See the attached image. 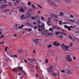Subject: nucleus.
Instances as JSON below:
<instances>
[{
    "label": "nucleus",
    "mask_w": 79,
    "mask_h": 79,
    "mask_svg": "<svg viewBox=\"0 0 79 79\" xmlns=\"http://www.w3.org/2000/svg\"><path fill=\"white\" fill-rule=\"evenodd\" d=\"M64 2L67 3H70L71 2V0H64Z\"/></svg>",
    "instance_id": "b1692460"
},
{
    "label": "nucleus",
    "mask_w": 79,
    "mask_h": 79,
    "mask_svg": "<svg viewBox=\"0 0 79 79\" xmlns=\"http://www.w3.org/2000/svg\"><path fill=\"white\" fill-rule=\"evenodd\" d=\"M33 54H34L35 53V50H33Z\"/></svg>",
    "instance_id": "4d7b16f0"
},
{
    "label": "nucleus",
    "mask_w": 79,
    "mask_h": 79,
    "mask_svg": "<svg viewBox=\"0 0 79 79\" xmlns=\"http://www.w3.org/2000/svg\"><path fill=\"white\" fill-rule=\"evenodd\" d=\"M48 20H49V21H50L51 20V18H48Z\"/></svg>",
    "instance_id": "69168bd1"
},
{
    "label": "nucleus",
    "mask_w": 79,
    "mask_h": 79,
    "mask_svg": "<svg viewBox=\"0 0 79 79\" xmlns=\"http://www.w3.org/2000/svg\"><path fill=\"white\" fill-rule=\"evenodd\" d=\"M52 69H50L49 67L47 69V71H48V73L49 74H50V73H52Z\"/></svg>",
    "instance_id": "ddd939ff"
},
{
    "label": "nucleus",
    "mask_w": 79,
    "mask_h": 79,
    "mask_svg": "<svg viewBox=\"0 0 79 79\" xmlns=\"http://www.w3.org/2000/svg\"><path fill=\"white\" fill-rule=\"evenodd\" d=\"M59 38L60 39H62L63 38V36L61 35H59Z\"/></svg>",
    "instance_id": "2f4dec72"
},
{
    "label": "nucleus",
    "mask_w": 79,
    "mask_h": 79,
    "mask_svg": "<svg viewBox=\"0 0 79 79\" xmlns=\"http://www.w3.org/2000/svg\"><path fill=\"white\" fill-rule=\"evenodd\" d=\"M73 60H75L76 59V57H74V56H73Z\"/></svg>",
    "instance_id": "e2e57ef3"
},
{
    "label": "nucleus",
    "mask_w": 79,
    "mask_h": 79,
    "mask_svg": "<svg viewBox=\"0 0 79 79\" xmlns=\"http://www.w3.org/2000/svg\"><path fill=\"white\" fill-rule=\"evenodd\" d=\"M59 32V34H63V32L61 31Z\"/></svg>",
    "instance_id": "774afa93"
},
{
    "label": "nucleus",
    "mask_w": 79,
    "mask_h": 79,
    "mask_svg": "<svg viewBox=\"0 0 79 79\" xmlns=\"http://www.w3.org/2000/svg\"><path fill=\"white\" fill-rule=\"evenodd\" d=\"M49 31H53V28H50L49 29Z\"/></svg>",
    "instance_id": "7c9ffc66"
},
{
    "label": "nucleus",
    "mask_w": 79,
    "mask_h": 79,
    "mask_svg": "<svg viewBox=\"0 0 79 79\" xmlns=\"http://www.w3.org/2000/svg\"><path fill=\"white\" fill-rule=\"evenodd\" d=\"M58 75H59V74L58 73H53L52 74V76H58Z\"/></svg>",
    "instance_id": "6ab92c4d"
},
{
    "label": "nucleus",
    "mask_w": 79,
    "mask_h": 79,
    "mask_svg": "<svg viewBox=\"0 0 79 79\" xmlns=\"http://www.w3.org/2000/svg\"><path fill=\"white\" fill-rule=\"evenodd\" d=\"M26 31H29V32H31V31H32V28H26L25 29Z\"/></svg>",
    "instance_id": "4be33fe9"
},
{
    "label": "nucleus",
    "mask_w": 79,
    "mask_h": 79,
    "mask_svg": "<svg viewBox=\"0 0 79 79\" xmlns=\"http://www.w3.org/2000/svg\"><path fill=\"white\" fill-rule=\"evenodd\" d=\"M69 47H71L73 46V43H70V45H69Z\"/></svg>",
    "instance_id": "58836bf2"
},
{
    "label": "nucleus",
    "mask_w": 79,
    "mask_h": 79,
    "mask_svg": "<svg viewBox=\"0 0 79 79\" xmlns=\"http://www.w3.org/2000/svg\"><path fill=\"white\" fill-rule=\"evenodd\" d=\"M32 40L33 42H34L35 44H37L39 43V39H33Z\"/></svg>",
    "instance_id": "423d86ee"
},
{
    "label": "nucleus",
    "mask_w": 79,
    "mask_h": 79,
    "mask_svg": "<svg viewBox=\"0 0 79 79\" xmlns=\"http://www.w3.org/2000/svg\"><path fill=\"white\" fill-rule=\"evenodd\" d=\"M7 2L6 1V0H3V1H1V3H6Z\"/></svg>",
    "instance_id": "a878e982"
},
{
    "label": "nucleus",
    "mask_w": 79,
    "mask_h": 79,
    "mask_svg": "<svg viewBox=\"0 0 79 79\" xmlns=\"http://www.w3.org/2000/svg\"><path fill=\"white\" fill-rule=\"evenodd\" d=\"M8 48V47H6V48L5 49V52L7 50V49Z\"/></svg>",
    "instance_id": "6e6d98bb"
},
{
    "label": "nucleus",
    "mask_w": 79,
    "mask_h": 79,
    "mask_svg": "<svg viewBox=\"0 0 79 79\" xmlns=\"http://www.w3.org/2000/svg\"><path fill=\"white\" fill-rule=\"evenodd\" d=\"M41 20H42L43 21L44 20V17L43 16H41Z\"/></svg>",
    "instance_id": "79ce46f5"
},
{
    "label": "nucleus",
    "mask_w": 79,
    "mask_h": 79,
    "mask_svg": "<svg viewBox=\"0 0 79 79\" xmlns=\"http://www.w3.org/2000/svg\"><path fill=\"white\" fill-rule=\"evenodd\" d=\"M17 26H18V24L16 23L13 26V27H16Z\"/></svg>",
    "instance_id": "e433bc0d"
},
{
    "label": "nucleus",
    "mask_w": 79,
    "mask_h": 79,
    "mask_svg": "<svg viewBox=\"0 0 79 79\" xmlns=\"http://www.w3.org/2000/svg\"><path fill=\"white\" fill-rule=\"evenodd\" d=\"M53 44L56 47H58V46L61 45V44H60L59 43H57V42H56V41L54 42Z\"/></svg>",
    "instance_id": "0eeeda50"
},
{
    "label": "nucleus",
    "mask_w": 79,
    "mask_h": 79,
    "mask_svg": "<svg viewBox=\"0 0 79 79\" xmlns=\"http://www.w3.org/2000/svg\"><path fill=\"white\" fill-rule=\"evenodd\" d=\"M28 60L30 61L31 63H32V62H35V59L33 58V59H30L28 58Z\"/></svg>",
    "instance_id": "6e6552de"
},
{
    "label": "nucleus",
    "mask_w": 79,
    "mask_h": 79,
    "mask_svg": "<svg viewBox=\"0 0 79 79\" xmlns=\"http://www.w3.org/2000/svg\"><path fill=\"white\" fill-rule=\"evenodd\" d=\"M68 22H69V23H75L76 21H74V20H73L72 19H69L68 20Z\"/></svg>",
    "instance_id": "1a4fd4ad"
},
{
    "label": "nucleus",
    "mask_w": 79,
    "mask_h": 79,
    "mask_svg": "<svg viewBox=\"0 0 79 79\" xmlns=\"http://www.w3.org/2000/svg\"><path fill=\"white\" fill-rule=\"evenodd\" d=\"M66 59L67 61L69 62H72V59L71 58V56L69 55H66Z\"/></svg>",
    "instance_id": "20e7f679"
},
{
    "label": "nucleus",
    "mask_w": 79,
    "mask_h": 79,
    "mask_svg": "<svg viewBox=\"0 0 79 79\" xmlns=\"http://www.w3.org/2000/svg\"><path fill=\"white\" fill-rule=\"evenodd\" d=\"M7 6L8 5L6 4H3L1 5V8H6V7H7Z\"/></svg>",
    "instance_id": "f3484780"
},
{
    "label": "nucleus",
    "mask_w": 79,
    "mask_h": 79,
    "mask_svg": "<svg viewBox=\"0 0 79 79\" xmlns=\"http://www.w3.org/2000/svg\"><path fill=\"white\" fill-rule=\"evenodd\" d=\"M54 1H56V2H60V0H53Z\"/></svg>",
    "instance_id": "c03bdc74"
},
{
    "label": "nucleus",
    "mask_w": 79,
    "mask_h": 79,
    "mask_svg": "<svg viewBox=\"0 0 79 79\" xmlns=\"http://www.w3.org/2000/svg\"><path fill=\"white\" fill-rule=\"evenodd\" d=\"M61 73H65V71L64 70H62L61 71Z\"/></svg>",
    "instance_id": "de8ad7c7"
},
{
    "label": "nucleus",
    "mask_w": 79,
    "mask_h": 79,
    "mask_svg": "<svg viewBox=\"0 0 79 79\" xmlns=\"http://www.w3.org/2000/svg\"><path fill=\"white\" fill-rule=\"evenodd\" d=\"M49 16H52V17L53 16H54L55 15V14L53 13H49Z\"/></svg>",
    "instance_id": "bb28decb"
},
{
    "label": "nucleus",
    "mask_w": 79,
    "mask_h": 79,
    "mask_svg": "<svg viewBox=\"0 0 79 79\" xmlns=\"http://www.w3.org/2000/svg\"><path fill=\"white\" fill-rule=\"evenodd\" d=\"M24 62H25V63H27V61L26 60H24Z\"/></svg>",
    "instance_id": "680f3d73"
},
{
    "label": "nucleus",
    "mask_w": 79,
    "mask_h": 79,
    "mask_svg": "<svg viewBox=\"0 0 79 79\" xmlns=\"http://www.w3.org/2000/svg\"><path fill=\"white\" fill-rule=\"evenodd\" d=\"M46 2L47 3H48V4L51 6H56V4L54 2L51 0H46Z\"/></svg>",
    "instance_id": "f03ea898"
},
{
    "label": "nucleus",
    "mask_w": 79,
    "mask_h": 79,
    "mask_svg": "<svg viewBox=\"0 0 79 79\" xmlns=\"http://www.w3.org/2000/svg\"><path fill=\"white\" fill-rule=\"evenodd\" d=\"M38 27L39 28V29H38V31L40 32L41 33H43V30L45 29V25L44 24L39 25Z\"/></svg>",
    "instance_id": "7ed1b4c3"
},
{
    "label": "nucleus",
    "mask_w": 79,
    "mask_h": 79,
    "mask_svg": "<svg viewBox=\"0 0 79 79\" xmlns=\"http://www.w3.org/2000/svg\"><path fill=\"white\" fill-rule=\"evenodd\" d=\"M53 29H60V28L56 26H53Z\"/></svg>",
    "instance_id": "412c9836"
},
{
    "label": "nucleus",
    "mask_w": 79,
    "mask_h": 79,
    "mask_svg": "<svg viewBox=\"0 0 79 79\" xmlns=\"http://www.w3.org/2000/svg\"><path fill=\"white\" fill-rule=\"evenodd\" d=\"M31 17V15L29 13L27 12V14L26 18H29Z\"/></svg>",
    "instance_id": "a211bd4d"
},
{
    "label": "nucleus",
    "mask_w": 79,
    "mask_h": 79,
    "mask_svg": "<svg viewBox=\"0 0 79 79\" xmlns=\"http://www.w3.org/2000/svg\"><path fill=\"white\" fill-rule=\"evenodd\" d=\"M25 15L24 14H23L20 16V19H22V20L23 19H26V17H24V16Z\"/></svg>",
    "instance_id": "f8f14e48"
},
{
    "label": "nucleus",
    "mask_w": 79,
    "mask_h": 79,
    "mask_svg": "<svg viewBox=\"0 0 79 79\" xmlns=\"http://www.w3.org/2000/svg\"><path fill=\"white\" fill-rule=\"evenodd\" d=\"M58 34H59V32H56V35H59Z\"/></svg>",
    "instance_id": "3c124183"
},
{
    "label": "nucleus",
    "mask_w": 79,
    "mask_h": 79,
    "mask_svg": "<svg viewBox=\"0 0 79 79\" xmlns=\"http://www.w3.org/2000/svg\"><path fill=\"white\" fill-rule=\"evenodd\" d=\"M5 37V36H4L3 35L2 36H1V37H0V39L1 38H2L3 37Z\"/></svg>",
    "instance_id": "0e129e2a"
},
{
    "label": "nucleus",
    "mask_w": 79,
    "mask_h": 79,
    "mask_svg": "<svg viewBox=\"0 0 79 79\" xmlns=\"http://www.w3.org/2000/svg\"><path fill=\"white\" fill-rule=\"evenodd\" d=\"M33 24H34V25H35V24H36V23L35 22H33Z\"/></svg>",
    "instance_id": "338daca9"
},
{
    "label": "nucleus",
    "mask_w": 79,
    "mask_h": 79,
    "mask_svg": "<svg viewBox=\"0 0 79 79\" xmlns=\"http://www.w3.org/2000/svg\"><path fill=\"white\" fill-rule=\"evenodd\" d=\"M67 29L69 30V31H70L71 30V28H70L69 27H68L67 28Z\"/></svg>",
    "instance_id": "864d4df0"
},
{
    "label": "nucleus",
    "mask_w": 79,
    "mask_h": 79,
    "mask_svg": "<svg viewBox=\"0 0 79 79\" xmlns=\"http://www.w3.org/2000/svg\"><path fill=\"white\" fill-rule=\"evenodd\" d=\"M27 25V26H32V25H31V23H28V22H27L26 23Z\"/></svg>",
    "instance_id": "5701e85b"
},
{
    "label": "nucleus",
    "mask_w": 79,
    "mask_h": 79,
    "mask_svg": "<svg viewBox=\"0 0 79 79\" xmlns=\"http://www.w3.org/2000/svg\"><path fill=\"white\" fill-rule=\"evenodd\" d=\"M38 6V7H39V8H42V6H40V5L39 4H38L37 5Z\"/></svg>",
    "instance_id": "4c0bfd02"
},
{
    "label": "nucleus",
    "mask_w": 79,
    "mask_h": 79,
    "mask_svg": "<svg viewBox=\"0 0 79 79\" xmlns=\"http://www.w3.org/2000/svg\"><path fill=\"white\" fill-rule=\"evenodd\" d=\"M31 6L33 8V9H35V7L34 6L33 4H31Z\"/></svg>",
    "instance_id": "f704fd0d"
},
{
    "label": "nucleus",
    "mask_w": 79,
    "mask_h": 79,
    "mask_svg": "<svg viewBox=\"0 0 79 79\" xmlns=\"http://www.w3.org/2000/svg\"><path fill=\"white\" fill-rule=\"evenodd\" d=\"M31 19H35V17L32 16L31 17Z\"/></svg>",
    "instance_id": "a18cd8bd"
},
{
    "label": "nucleus",
    "mask_w": 79,
    "mask_h": 79,
    "mask_svg": "<svg viewBox=\"0 0 79 79\" xmlns=\"http://www.w3.org/2000/svg\"><path fill=\"white\" fill-rule=\"evenodd\" d=\"M43 35L44 36V37H48V36H50V33H45L43 34Z\"/></svg>",
    "instance_id": "9b49d317"
},
{
    "label": "nucleus",
    "mask_w": 79,
    "mask_h": 79,
    "mask_svg": "<svg viewBox=\"0 0 79 79\" xmlns=\"http://www.w3.org/2000/svg\"><path fill=\"white\" fill-rule=\"evenodd\" d=\"M19 2H20V1L19 0H17L15 1V6H16L17 5H18V4H19Z\"/></svg>",
    "instance_id": "2eb2a0df"
},
{
    "label": "nucleus",
    "mask_w": 79,
    "mask_h": 79,
    "mask_svg": "<svg viewBox=\"0 0 79 79\" xmlns=\"http://www.w3.org/2000/svg\"><path fill=\"white\" fill-rule=\"evenodd\" d=\"M59 23L60 24H62V21H60Z\"/></svg>",
    "instance_id": "5fc2aeb1"
},
{
    "label": "nucleus",
    "mask_w": 79,
    "mask_h": 79,
    "mask_svg": "<svg viewBox=\"0 0 79 79\" xmlns=\"http://www.w3.org/2000/svg\"><path fill=\"white\" fill-rule=\"evenodd\" d=\"M10 10H2L3 12H9V11H11Z\"/></svg>",
    "instance_id": "aec40b11"
},
{
    "label": "nucleus",
    "mask_w": 79,
    "mask_h": 79,
    "mask_svg": "<svg viewBox=\"0 0 79 79\" xmlns=\"http://www.w3.org/2000/svg\"><path fill=\"white\" fill-rule=\"evenodd\" d=\"M26 10V7L25 6H23L21 8V9L19 10V11H21V12H24Z\"/></svg>",
    "instance_id": "39448f33"
},
{
    "label": "nucleus",
    "mask_w": 79,
    "mask_h": 79,
    "mask_svg": "<svg viewBox=\"0 0 79 79\" xmlns=\"http://www.w3.org/2000/svg\"><path fill=\"white\" fill-rule=\"evenodd\" d=\"M49 68H50L51 69H52L53 68V66L52 65H51L50 66V67H49Z\"/></svg>",
    "instance_id": "37998d69"
},
{
    "label": "nucleus",
    "mask_w": 79,
    "mask_h": 79,
    "mask_svg": "<svg viewBox=\"0 0 79 79\" xmlns=\"http://www.w3.org/2000/svg\"><path fill=\"white\" fill-rule=\"evenodd\" d=\"M68 37L70 40H72L73 39V38H72L71 35H69Z\"/></svg>",
    "instance_id": "c85d7f7f"
},
{
    "label": "nucleus",
    "mask_w": 79,
    "mask_h": 79,
    "mask_svg": "<svg viewBox=\"0 0 79 79\" xmlns=\"http://www.w3.org/2000/svg\"><path fill=\"white\" fill-rule=\"evenodd\" d=\"M69 17L71 18H74V16H73V15H70Z\"/></svg>",
    "instance_id": "a19ab883"
},
{
    "label": "nucleus",
    "mask_w": 79,
    "mask_h": 79,
    "mask_svg": "<svg viewBox=\"0 0 79 79\" xmlns=\"http://www.w3.org/2000/svg\"><path fill=\"white\" fill-rule=\"evenodd\" d=\"M64 13L62 12H60V15L61 16H64Z\"/></svg>",
    "instance_id": "393cba45"
},
{
    "label": "nucleus",
    "mask_w": 79,
    "mask_h": 79,
    "mask_svg": "<svg viewBox=\"0 0 79 79\" xmlns=\"http://www.w3.org/2000/svg\"><path fill=\"white\" fill-rule=\"evenodd\" d=\"M17 69H20L21 71H23L24 74H26V73L25 72H24V71L23 70V67H17Z\"/></svg>",
    "instance_id": "9d476101"
},
{
    "label": "nucleus",
    "mask_w": 79,
    "mask_h": 79,
    "mask_svg": "<svg viewBox=\"0 0 79 79\" xmlns=\"http://www.w3.org/2000/svg\"><path fill=\"white\" fill-rule=\"evenodd\" d=\"M34 29H37V27H36V26H35V27H33Z\"/></svg>",
    "instance_id": "052dcab7"
},
{
    "label": "nucleus",
    "mask_w": 79,
    "mask_h": 79,
    "mask_svg": "<svg viewBox=\"0 0 79 79\" xmlns=\"http://www.w3.org/2000/svg\"><path fill=\"white\" fill-rule=\"evenodd\" d=\"M35 18H37V19H39V16L38 15H37L36 16Z\"/></svg>",
    "instance_id": "8fccbe9b"
},
{
    "label": "nucleus",
    "mask_w": 79,
    "mask_h": 79,
    "mask_svg": "<svg viewBox=\"0 0 79 79\" xmlns=\"http://www.w3.org/2000/svg\"><path fill=\"white\" fill-rule=\"evenodd\" d=\"M17 52L19 53H23L24 51L22 49H20L17 50Z\"/></svg>",
    "instance_id": "dca6fc26"
},
{
    "label": "nucleus",
    "mask_w": 79,
    "mask_h": 79,
    "mask_svg": "<svg viewBox=\"0 0 79 79\" xmlns=\"http://www.w3.org/2000/svg\"><path fill=\"white\" fill-rule=\"evenodd\" d=\"M70 27H71V28H74V27H76V26H70Z\"/></svg>",
    "instance_id": "ea45409f"
},
{
    "label": "nucleus",
    "mask_w": 79,
    "mask_h": 79,
    "mask_svg": "<svg viewBox=\"0 0 79 79\" xmlns=\"http://www.w3.org/2000/svg\"><path fill=\"white\" fill-rule=\"evenodd\" d=\"M38 24H41V21L40 20H38L37 21Z\"/></svg>",
    "instance_id": "c756f323"
},
{
    "label": "nucleus",
    "mask_w": 79,
    "mask_h": 79,
    "mask_svg": "<svg viewBox=\"0 0 79 79\" xmlns=\"http://www.w3.org/2000/svg\"><path fill=\"white\" fill-rule=\"evenodd\" d=\"M62 49L64 51H69V47L67 45H64V44H63L61 46Z\"/></svg>",
    "instance_id": "f257e3e1"
},
{
    "label": "nucleus",
    "mask_w": 79,
    "mask_h": 79,
    "mask_svg": "<svg viewBox=\"0 0 79 79\" xmlns=\"http://www.w3.org/2000/svg\"><path fill=\"white\" fill-rule=\"evenodd\" d=\"M24 25H21V26L20 27H19V29H23V27H24Z\"/></svg>",
    "instance_id": "cd10ccee"
},
{
    "label": "nucleus",
    "mask_w": 79,
    "mask_h": 79,
    "mask_svg": "<svg viewBox=\"0 0 79 79\" xmlns=\"http://www.w3.org/2000/svg\"><path fill=\"white\" fill-rule=\"evenodd\" d=\"M13 57H14V58H17V57H18V56L16 55H14L13 56Z\"/></svg>",
    "instance_id": "603ef678"
},
{
    "label": "nucleus",
    "mask_w": 79,
    "mask_h": 79,
    "mask_svg": "<svg viewBox=\"0 0 79 79\" xmlns=\"http://www.w3.org/2000/svg\"><path fill=\"white\" fill-rule=\"evenodd\" d=\"M9 5L10 6H11L12 5V4H11V3L10 2L9 3Z\"/></svg>",
    "instance_id": "bf43d9fd"
},
{
    "label": "nucleus",
    "mask_w": 79,
    "mask_h": 79,
    "mask_svg": "<svg viewBox=\"0 0 79 79\" xmlns=\"http://www.w3.org/2000/svg\"><path fill=\"white\" fill-rule=\"evenodd\" d=\"M63 34H64V35H66L67 36V34H66V33H63Z\"/></svg>",
    "instance_id": "13d9d810"
},
{
    "label": "nucleus",
    "mask_w": 79,
    "mask_h": 79,
    "mask_svg": "<svg viewBox=\"0 0 79 79\" xmlns=\"http://www.w3.org/2000/svg\"><path fill=\"white\" fill-rule=\"evenodd\" d=\"M68 27V26L67 25H65L64 26V27L65 28V29H67Z\"/></svg>",
    "instance_id": "09e8293b"
},
{
    "label": "nucleus",
    "mask_w": 79,
    "mask_h": 79,
    "mask_svg": "<svg viewBox=\"0 0 79 79\" xmlns=\"http://www.w3.org/2000/svg\"><path fill=\"white\" fill-rule=\"evenodd\" d=\"M31 2H29L27 3L28 5H29V6H31Z\"/></svg>",
    "instance_id": "72a5a7b5"
},
{
    "label": "nucleus",
    "mask_w": 79,
    "mask_h": 79,
    "mask_svg": "<svg viewBox=\"0 0 79 79\" xmlns=\"http://www.w3.org/2000/svg\"><path fill=\"white\" fill-rule=\"evenodd\" d=\"M48 59H46L45 61L46 63H48Z\"/></svg>",
    "instance_id": "49530a36"
},
{
    "label": "nucleus",
    "mask_w": 79,
    "mask_h": 79,
    "mask_svg": "<svg viewBox=\"0 0 79 79\" xmlns=\"http://www.w3.org/2000/svg\"><path fill=\"white\" fill-rule=\"evenodd\" d=\"M66 72L67 74H71V73H72L68 69H66Z\"/></svg>",
    "instance_id": "4468645a"
},
{
    "label": "nucleus",
    "mask_w": 79,
    "mask_h": 79,
    "mask_svg": "<svg viewBox=\"0 0 79 79\" xmlns=\"http://www.w3.org/2000/svg\"><path fill=\"white\" fill-rule=\"evenodd\" d=\"M62 24H68V23L67 22H64L62 23Z\"/></svg>",
    "instance_id": "c9c22d12"
},
{
    "label": "nucleus",
    "mask_w": 79,
    "mask_h": 79,
    "mask_svg": "<svg viewBox=\"0 0 79 79\" xmlns=\"http://www.w3.org/2000/svg\"><path fill=\"white\" fill-rule=\"evenodd\" d=\"M51 47H52V45L51 44H49L47 46L48 48H51Z\"/></svg>",
    "instance_id": "473e14b6"
}]
</instances>
